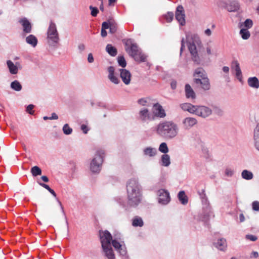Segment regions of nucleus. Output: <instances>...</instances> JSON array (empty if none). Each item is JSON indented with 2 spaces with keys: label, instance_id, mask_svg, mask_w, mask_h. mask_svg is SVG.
I'll return each mask as SVG.
<instances>
[{
  "label": "nucleus",
  "instance_id": "63",
  "mask_svg": "<svg viewBox=\"0 0 259 259\" xmlns=\"http://www.w3.org/2000/svg\"><path fill=\"white\" fill-rule=\"evenodd\" d=\"M206 52L208 55H210L211 54V48L210 47H207L206 48Z\"/></svg>",
  "mask_w": 259,
  "mask_h": 259
},
{
  "label": "nucleus",
  "instance_id": "46",
  "mask_svg": "<svg viewBox=\"0 0 259 259\" xmlns=\"http://www.w3.org/2000/svg\"><path fill=\"white\" fill-rule=\"evenodd\" d=\"M253 23L251 20L250 19H246L244 22V26L245 27L247 28H250L252 26Z\"/></svg>",
  "mask_w": 259,
  "mask_h": 259
},
{
  "label": "nucleus",
  "instance_id": "52",
  "mask_svg": "<svg viewBox=\"0 0 259 259\" xmlns=\"http://www.w3.org/2000/svg\"><path fill=\"white\" fill-rule=\"evenodd\" d=\"M254 145L256 148L259 151V137L256 138V137H254Z\"/></svg>",
  "mask_w": 259,
  "mask_h": 259
},
{
  "label": "nucleus",
  "instance_id": "33",
  "mask_svg": "<svg viewBox=\"0 0 259 259\" xmlns=\"http://www.w3.org/2000/svg\"><path fill=\"white\" fill-rule=\"evenodd\" d=\"M11 88L16 91H20L22 90V85L18 80H14L11 83Z\"/></svg>",
  "mask_w": 259,
  "mask_h": 259
},
{
  "label": "nucleus",
  "instance_id": "62",
  "mask_svg": "<svg viewBox=\"0 0 259 259\" xmlns=\"http://www.w3.org/2000/svg\"><path fill=\"white\" fill-rule=\"evenodd\" d=\"M205 33L207 36H210L211 35V30L209 29H207L205 31Z\"/></svg>",
  "mask_w": 259,
  "mask_h": 259
},
{
  "label": "nucleus",
  "instance_id": "4",
  "mask_svg": "<svg viewBox=\"0 0 259 259\" xmlns=\"http://www.w3.org/2000/svg\"><path fill=\"white\" fill-rule=\"evenodd\" d=\"M199 40H195L192 42H189L188 44V49L191 55L192 60L197 64H199L200 63V58L198 55L197 47L195 43L198 44Z\"/></svg>",
  "mask_w": 259,
  "mask_h": 259
},
{
  "label": "nucleus",
  "instance_id": "55",
  "mask_svg": "<svg viewBox=\"0 0 259 259\" xmlns=\"http://www.w3.org/2000/svg\"><path fill=\"white\" fill-rule=\"evenodd\" d=\"M81 129L84 134H87L89 130L87 126L84 124L81 125Z\"/></svg>",
  "mask_w": 259,
  "mask_h": 259
},
{
  "label": "nucleus",
  "instance_id": "53",
  "mask_svg": "<svg viewBox=\"0 0 259 259\" xmlns=\"http://www.w3.org/2000/svg\"><path fill=\"white\" fill-rule=\"evenodd\" d=\"M225 174L227 176H232L233 174V171L230 168H227L225 170Z\"/></svg>",
  "mask_w": 259,
  "mask_h": 259
},
{
  "label": "nucleus",
  "instance_id": "41",
  "mask_svg": "<svg viewBox=\"0 0 259 259\" xmlns=\"http://www.w3.org/2000/svg\"><path fill=\"white\" fill-rule=\"evenodd\" d=\"M117 59L119 66L122 67H125L126 66V62L123 56H118Z\"/></svg>",
  "mask_w": 259,
  "mask_h": 259
},
{
  "label": "nucleus",
  "instance_id": "24",
  "mask_svg": "<svg viewBox=\"0 0 259 259\" xmlns=\"http://www.w3.org/2000/svg\"><path fill=\"white\" fill-rule=\"evenodd\" d=\"M132 57L136 61L138 62H144L146 60V55L142 53L140 50L137 53L132 56Z\"/></svg>",
  "mask_w": 259,
  "mask_h": 259
},
{
  "label": "nucleus",
  "instance_id": "21",
  "mask_svg": "<svg viewBox=\"0 0 259 259\" xmlns=\"http://www.w3.org/2000/svg\"><path fill=\"white\" fill-rule=\"evenodd\" d=\"M185 91L186 96L187 98H191L192 99H195V93L189 84H186L185 85Z\"/></svg>",
  "mask_w": 259,
  "mask_h": 259
},
{
  "label": "nucleus",
  "instance_id": "48",
  "mask_svg": "<svg viewBox=\"0 0 259 259\" xmlns=\"http://www.w3.org/2000/svg\"><path fill=\"white\" fill-rule=\"evenodd\" d=\"M245 238L246 239L252 241H255L257 239L256 236L253 235H246Z\"/></svg>",
  "mask_w": 259,
  "mask_h": 259
},
{
  "label": "nucleus",
  "instance_id": "12",
  "mask_svg": "<svg viewBox=\"0 0 259 259\" xmlns=\"http://www.w3.org/2000/svg\"><path fill=\"white\" fill-rule=\"evenodd\" d=\"M152 114L154 116V119L156 117L164 118L166 116L165 110L159 103L154 104Z\"/></svg>",
  "mask_w": 259,
  "mask_h": 259
},
{
  "label": "nucleus",
  "instance_id": "30",
  "mask_svg": "<svg viewBox=\"0 0 259 259\" xmlns=\"http://www.w3.org/2000/svg\"><path fill=\"white\" fill-rule=\"evenodd\" d=\"M106 50L108 53L112 56H115L117 54V49L111 44H108L106 46Z\"/></svg>",
  "mask_w": 259,
  "mask_h": 259
},
{
  "label": "nucleus",
  "instance_id": "42",
  "mask_svg": "<svg viewBox=\"0 0 259 259\" xmlns=\"http://www.w3.org/2000/svg\"><path fill=\"white\" fill-rule=\"evenodd\" d=\"M150 101V99L148 98H141L138 100V103L140 105L145 106L148 105V103Z\"/></svg>",
  "mask_w": 259,
  "mask_h": 259
},
{
  "label": "nucleus",
  "instance_id": "16",
  "mask_svg": "<svg viewBox=\"0 0 259 259\" xmlns=\"http://www.w3.org/2000/svg\"><path fill=\"white\" fill-rule=\"evenodd\" d=\"M120 77L122 81L125 84H128L130 83L131 74L129 71L125 69H120Z\"/></svg>",
  "mask_w": 259,
  "mask_h": 259
},
{
  "label": "nucleus",
  "instance_id": "1",
  "mask_svg": "<svg viewBox=\"0 0 259 259\" xmlns=\"http://www.w3.org/2000/svg\"><path fill=\"white\" fill-rule=\"evenodd\" d=\"M178 131V125L171 121L160 122L156 127L157 134L166 139H171L176 137Z\"/></svg>",
  "mask_w": 259,
  "mask_h": 259
},
{
  "label": "nucleus",
  "instance_id": "59",
  "mask_svg": "<svg viewBox=\"0 0 259 259\" xmlns=\"http://www.w3.org/2000/svg\"><path fill=\"white\" fill-rule=\"evenodd\" d=\"M193 76H194V78H199L200 79H202L203 78H208L207 75H205V76H203V75L198 76L195 73H194V74H193Z\"/></svg>",
  "mask_w": 259,
  "mask_h": 259
},
{
  "label": "nucleus",
  "instance_id": "31",
  "mask_svg": "<svg viewBox=\"0 0 259 259\" xmlns=\"http://www.w3.org/2000/svg\"><path fill=\"white\" fill-rule=\"evenodd\" d=\"M144 225L143 221L140 217L136 216L133 220L132 225L134 227H142Z\"/></svg>",
  "mask_w": 259,
  "mask_h": 259
},
{
  "label": "nucleus",
  "instance_id": "56",
  "mask_svg": "<svg viewBox=\"0 0 259 259\" xmlns=\"http://www.w3.org/2000/svg\"><path fill=\"white\" fill-rule=\"evenodd\" d=\"M185 46V41H184V39L183 38L181 40V50H180V54H181L183 50L184 49Z\"/></svg>",
  "mask_w": 259,
  "mask_h": 259
},
{
  "label": "nucleus",
  "instance_id": "17",
  "mask_svg": "<svg viewBox=\"0 0 259 259\" xmlns=\"http://www.w3.org/2000/svg\"><path fill=\"white\" fill-rule=\"evenodd\" d=\"M224 3L221 2L220 5L224 7L229 12H235L239 9V5L236 1H233L230 3V4L226 5L225 6H224Z\"/></svg>",
  "mask_w": 259,
  "mask_h": 259
},
{
  "label": "nucleus",
  "instance_id": "29",
  "mask_svg": "<svg viewBox=\"0 0 259 259\" xmlns=\"http://www.w3.org/2000/svg\"><path fill=\"white\" fill-rule=\"evenodd\" d=\"M26 41L27 44L31 45L33 47H35L37 44L36 37L32 34L29 35L26 38Z\"/></svg>",
  "mask_w": 259,
  "mask_h": 259
},
{
  "label": "nucleus",
  "instance_id": "64",
  "mask_svg": "<svg viewBox=\"0 0 259 259\" xmlns=\"http://www.w3.org/2000/svg\"><path fill=\"white\" fill-rule=\"evenodd\" d=\"M223 70L224 72L228 73L229 71V68L227 66H224L223 67Z\"/></svg>",
  "mask_w": 259,
  "mask_h": 259
},
{
  "label": "nucleus",
  "instance_id": "49",
  "mask_svg": "<svg viewBox=\"0 0 259 259\" xmlns=\"http://www.w3.org/2000/svg\"><path fill=\"white\" fill-rule=\"evenodd\" d=\"M232 65L234 66L235 71L241 70L239 66V64L237 61H234L232 62Z\"/></svg>",
  "mask_w": 259,
  "mask_h": 259
},
{
  "label": "nucleus",
  "instance_id": "38",
  "mask_svg": "<svg viewBox=\"0 0 259 259\" xmlns=\"http://www.w3.org/2000/svg\"><path fill=\"white\" fill-rule=\"evenodd\" d=\"M240 33L243 39H247L250 36V33L247 29H241Z\"/></svg>",
  "mask_w": 259,
  "mask_h": 259
},
{
  "label": "nucleus",
  "instance_id": "40",
  "mask_svg": "<svg viewBox=\"0 0 259 259\" xmlns=\"http://www.w3.org/2000/svg\"><path fill=\"white\" fill-rule=\"evenodd\" d=\"M194 73H196L198 76L203 75V76H205V75H207L205 71L202 68H197Z\"/></svg>",
  "mask_w": 259,
  "mask_h": 259
},
{
  "label": "nucleus",
  "instance_id": "14",
  "mask_svg": "<svg viewBox=\"0 0 259 259\" xmlns=\"http://www.w3.org/2000/svg\"><path fill=\"white\" fill-rule=\"evenodd\" d=\"M112 244L114 248L117 250L122 255H124L126 253V249L123 242L121 243L117 241L116 239L112 241Z\"/></svg>",
  "mask_w": 259,
  "mask_h": 259
},
{
  "label": "nucleus",
  "instance_id": "15",
  "mask_svg": "<svg viewBox=\"0 0 259 259\" xmlns=\"http://www.w3.org/2000/svg\"><path fill=\"white\" fill-rule=\"evenodd\" d=\"M23 27V31L25 33H29L32 30V26L30 22L26 18L21 19L19 21Z\"/></svg>",
  "mask_w": 259,
  "mask_h": 259
},
{
  "label": "nucleus",
  "instance_id": "6",
  "mask_svg": "<svg viewBox=\"0 0 259 259\" xmlns=\"http://www.w3.org/2000/svg\"><path fill=\"white\" fill-rule=\"evenodd\" d=\"M99 234L102 247H104L111 246V243L113 240L112 235L110 232L107 230L104 231H100L99 232Z\"/></svg>",
  "mask_w": 259,
  "mask_h": 259
},
{
  "label": "nucleus",
  "instance_id": "18",
  "mask_svg": "<svg viewBox=\"0 0 259 259\" xmlns=\"http://www.w3.org/2000/svg\"><path fill=\"white\" fill-rule=\"evenodd\" d=\"M108 71L109 72L108 78L110 80L115 84H118L119 82V80L117 77L114 75V68L113 66L109 67L108 68Z\"/></svg>",
  "mask_w": 259,
  "mask_h": 259
},
{
  "label": "nucleus",
  "instance_id": "5",
  "mask_svg": "<svg viewBox=\"0 0 259 259\" xmlns=\"http://www.w3.org/2000/svg\"><path fill=\"white\" fill-rule=\"evenodd\" d=\"M48 38L53 42H58L59 41V35L57 30L56 25L53 22H51L47 31Z\"/></svg>",
  "mask_w": 259,
  "mask_h": 259
},
{
  "label": "nucleus",
  "instance_id": "22",
  "mask_svg": "<svg viewBox=\"0 0 259 259\" xmlns=\"http://www.w3.org/2000/svg\"><path fill=\"white\" fill-rule=\"evenodd\" d=\"M197 120L193 117H187L184 119L183 123L187 128H190L197 123Z\"/></svg>",
  "mask_w": 259,
  "mask_h": 259
},
{
  "label": "nucleus",
  "instance_id": "61",
  "mask_svg": "<svg viewBox=\"0 0 259 259\" xmlns=\"http://www.w3.org/2000/svg\"><path fill=\"white\" fill-rule=\"evenodd\" d=\"M41 179L45 182H49V179L46 176H42L41 177Z\"/></svg>",
  "mask_w": 259,
  "mask_h": 259
},
{
  "label": "nucleus",
  "instance_id": "7",
  "mask_svg": "<svg viewBox=\"0 0 259 259\" xmlns=\"http://www.w3.org/2000/svg\"><path fill=\"white\" fill-rule=\"evenodd\" d=\"M138 119L143 123H147L149 121L155 120L154 116H153V114L146 108H143L140 110Z\"/></svg>",
  "mask_w": 259,
  "mask_h": 259
},
{
  "label": "nucleus",
  "instance_id": "58",
  "mask_svg": "<svg viewBox=\"0 0 259 259\" xmlns=\"http://www.w3.org/2000/svg\"><path fill=\"white\" fill-rule=\"evenodd\" d=\"M58 118V116L55 113H53L52 114V116L51 117H49V119L50 120L57 119Z\"/></svg>",
  "mask_w": 259,
  "mask_h": 259
},
{
  "label": "nucleus",
  "instance_id": "28",
  "mask_svg": "<svg viewBox=\"0 0 259 259\" xmlns=\"http://www.w3.org/2000/svg\"><path fill=\"white\" fill-rule=\"evenodd\" d=\"M178 197L179 200L182 204L185 205L187 204L188 202V198L184 191H181L179 192Z\"/></svg>",
  "mask_w": 259,
  "mask_h": 259
},
{
  "label": "nucleus",
  "instance_id": "26",
  "mask_svg": "<svg viewBox=\"0 0 259 259\" xmlns=\"http://www.w3.org/2000/svg\"><path fill=\"white\" fill-rule=\"evenodd\" d=\"M108 24V28L110 29L111 33H114L117 30V25L113 20H109L106 22Z\"/></svg>",
  "mask_w": 259,
  "mask_h": 259
},
{
  "label": "nucleus",
  "instance_id": "54",
  "mask_svg": "<svg viewBox=\"0 0 259 259\" xmlns=\"http://www.w3.org/2000/svg\"><path fill=\"white\" fill-rule=\"evenodd\" d=\"M236 76L239 80H241L242 72L241 70L236 71Z\"/></svg>",
  "mask_w": 259,
  "mask_h": 259
},
{
  "label": "nucleus",
  "instance_id": "19",
  "mask_svg": "<svg viewBox=\"0 0 259 259\" xmlns=\"http://www.w3.org/2000/svg\"><path fill=\"white\" fill-rule=\"evenodd\" d=\"M214 246L218 249L225 251L226 250L227 247V244L225 239L221 238L218 240V241L214 243Z\"/></svg>",
  "mask_w": 259,
  "mask_h": 259
},
{
  "label": "nucleus",
  "instance_id": "39",
  "mask_svg": "<svg viewBox=\"0 0 259 259\" xmlns=\"http://www.w3.org/2000/svg\"><path fill=\"white\" fill-rule=\"evenodd\" d=\"M159 150L163 153H166L168 151L167 146L165 143H162L159 148Z\"/></svg>",
  "mask_w": 259,
  "mask_h": 259
},
{
  "label": "nucleus",
  "instance_id": "2",
  "mask_svg": "<svg viewBox=\"0 0 259 259\" xmlns=\"http://www.w3.org/2000/svg\"><path fill=\"white\" fill-rule=\"evenodd\" d=\"M126 187L128 204L132 206L138 205L141 202V196L138 182L136 180H130Z\"/></svg>",
  "mask_w": 259,
  "mask_h": 259
},
{
  "label": "nucleus",
  "instance_id": "36",
  "mask_svg": "<svg viewBox=\"0 0 259 259\" xmlns=\"http://www.w3.org/2000/svg\"><path fill=\"white\" fill-rule=\"evenodd\" d=\"M31 172L33 176L36 177L41 174V170L37 166H34L31 168Z\"/></svg>",
  "mask_w": 259,
  "mask_h": 259
},
{
  "label": "nucleus",
  "instance_id": "34",
  "mask_svg": "<svg viewBox=\"0 0 259 259\" xmlns=\"http://www.w3.org/2000/svg\"><path fill=\"white\" fill-rule=\"evenodd\" d=\"M241 176L243 179L247 180H251L253 178L252 173L247 170H243L242 172Z\"/></svg>",
  "mask_w": 259,
  "mask_h": 259
},
{
  "label": "nucleus",
  "instance_id": "45",
  "mask_svg": "<svg viewBox=\"0 0 259 259\" xmlns=\"http://www.w3.org/2000/svg\"><path fill=\"white\" fill-rule=\"evenodd\" d=\"M90 9L91 10V15L93 17H96L99 13V10L96 7L90 6Z\"/></svg>",
  "mask_w": 259,
  "mask_h": 259
},
{
  "label": "nucleus",
  "instance_id": "27",
  "mask_svg": "<svg viewBox=\"0 0 259 259\" xmlns=\"http://www.w3.org/2000/svg\"><path fill=\"white\" fill-rule=\"evenodd\" d=\"M8 67L9 68L10 72L12 74H16L18 73V67L14 65L13 62L11 60H8L7 62Z\"/></svg>",
  "mask_w": 259,
  "mask_h": 259
},
{
  "label": "nucleus",
  "instance_id": "11",
  "mask_svg": "<svg viewBox=\"0 0 259 259\" xmlns=\"http://www.w3.org/2000/svg\"><path fill=\"white\" fill-rule=\"evenodd\" d=\"M158 202L162 204H166L170 200L169 192L164 190L160 189L158 192Z\"/></svg>",
  "mask_w": 259,
  "mask_h": 259
},
{
  "label": "nucleus",
  "instance_id": "32",
  "mask_svg": "<svg viewBox=\"0 0 259 259\" xmlns=\"http://www.w3.org/2000/svg\"><path fill=\"white\" fill-rule=\"evenodd\" d=\"M144 153L146 155L152 157L155 155L156 153V150L154 148L148 147L144 149Z\"/></svg>",
  "mask_w": 259,
  "mask_h": 259
},
{
  "label": "nucleus",
  "instance_id": "8",
  "mask_svg": "<svg viewBox=\"0 0 259 259\" xmlns=\"http://www.w3.org/2000/svg\"><path fill=\"white\" fill-rule=\"evenodd\" d=\"M125 50L131 56H133L140 50L136 44L133 43L131 39H127L125 43Z\"/></svg>",
  "mask_w": 259,
  "mask_h": 259
},
{
  "label": "nucleus",
  "instance_id": "3",
  "mask_svg": "<svg viewBox=\"0 0 259 259\" xmlns=\"http://www.w3.org/2000/svg\"><path fill=\"white\" fill-rule=\"evenodd\" d=\"M104 152L103 150L97 151L95 157L92 160L90 168L94 172H98L100 170L102 163L103 161Z\"/></svg>",
  "mask_w": 259,
  "mask_h": 259
},
{
  "label": "nucleus",
  "instance_id": "43",
  "mask_svg": "<svg viewBox=\"0 0 259 259\" xmlns=\"http://www.w3.org/2000/svg\"><path fill=\"white\" fill-rule=\"evenodd\" d=\"M63 131L65 135H69L71 134L72 130L70 128L68 124H65L63 127Z\"/></svg>",
  "mask_w": 259,
  "mask_h": 259
},
{
  "label": "nucleus",
  "instance_id": "10",
  "mask_svg": "<svg viewBox=\"0 0 259 259\" xmlns=\"http://www.w3.org/2000/svg\"><path fill=\"white\" fill-rule=\"evenodd\" d=\"M176 19L180 24L183 26L185 24V14L182 6L179 5L177 7L176 11Z\"/></svg>",
  "mask_w": 259,
  "mask_h": 259
},
{
  "label": "nucleus",
  "instance_id": "9",
  "mask_svg": "<svg viewBox=\"0 0 259 259\" xmlns=\"http://www.w3.org/2000/svg\"><path fill=\"white\" fill-rule=\"evenodd\" d=\"M211 110L204 106H196L194 114L202 117H206L211 114Z\"/></svg>",
  "mask_w": 259,
  "mask_h": 259
},
{
  "label": "nucleus",
  "instance_id": "20",
  "mask_svg": "<svg viewBox=\"0 0 259 259\" xmlns=\"http://www.w3.org/2000/svg\"><path fill=\"white\" fill-rule=\"evenodd\" d=\"M180 107L184 111H187L192 114H194L196 106L188 103L181 104Z\"/></svg>",
  "mask_w": 259,
  "mask_h": 259
},
{
  "label": "nucleus",
  "instance_id": "57",
  "mask_svg": "<svg viewBox=\"0 0 259 259\" xmlns=\"http://www.w3.org/2000/svg\"><path fill=\"white\" fill-rule=\"evenodd\" d=\"M38 184L41 186H42V187H44L45 189H46L47 190L49 191L50 190H51V188L49 186V185H48L47 184H45L44 183H38Z\"/></svg>",
  "mask_w": 259,
  "mask_h": 259
},
{
  "label": "nucleus",
  "instance_id": "44",
  "mask_svg": "<svg viewBox=\"0 0 259 259\" xmlns=\"http://www.w3.org/2000/svg\"><path fill=\"white\" fill-rule=\"evenodd\" d=\"M165 18L167 22H170L174 19V14L169 12L165 15Z\"/></svg>",
  "mask_w": 259,
  "mask_h": 259
},
{
  "label": "nucleus",
  "instance_id": "50",
  "mask_svg": "<svg viewBox=\"0 0 259 259\" xmlns=\"http://www.w3.org/2000/svg\"><path fill=\"white\" fill-rule=\"evenodd\" d=\"M34 105H33L32 104H30L27 107L26 111L30 114H33L34 112V111H32Z\"/></svg>",
  "mask_w": 259,
  "mask_h": 259
},
{
  "label": "nucleus",
  "instance_id": "35",
  "mask_svg": "<svg viewBox=\"0 0 259 259\" xmlns=\"http://www.w3.org/2000/svg\"><path fill=\"white\" fill-rule=\"evenodd\" d=\"M162 165L164 166H167L170 164V158L167 154H164L161 157Z\"/></svg>",
  "mask_w": 259,
  "mask_h": 259
},
{
  "label": "nucleus",
  "instance_id": "37",
  "mask_svg": "<svg viewBox=\"0 0 259 259\" xmlns=\"http://www.w3.org/2000/svg\"><path fill=\"white\" fill-rule=\"evenodd\" d=\"M108 29V24L106 22H104L102 24L101 35L103 37H105L107 36V33L106 29Z\"/></svg>",
  "mask_w": 259,
  "mask_h": 259
},
{
  "label": "nucleus",
  "instance_id": "51",
  "mask_svg": "<svg viewBox=\"0 0 259 259\" xmlns=\"http://www.w3.org/2000/svg\"><path fill=\"white\" fill-rule=\"evenodd\" d=\"M254 137L258 138L259 137V123H258L254 130Z\"/></svg>",
  "mask_w": 259,
  "mask_h": 259
},
{
  "label": "nucleus",
  "instance_id": "47",
  "mask_svg": "<svg viewBox=\"0 0 259 259\" xmlns=\"http://www.w3.org/2000/svg\"><path fill=\"white\" fill-rule=\"evenodd\" d=\"M252 209L255 211L259 210V202L258 201H253L252 204Z\"/></svg>",
  "mask_w": 259,
  "mask_h": 259
},
{
  "label": "nucleus",
  "instance_id": "60",
  "mask_svg": "<svg viewBox=\"0 0 259 259\" xmlns=\"http://www.w3.org/2000/svg\"><path fill=\"white\" fill-rule=\"evenodd\" d=\"M88 61L90 63H92L94 61V57L92 54H89L88 57Z\"/></svg>",
  "mask_w": 259,
  "mask_h": 259
},
{
  "label": "nucleus",
  "instance_id": "13",
  "mask_svg": "<svg viewBox=\"0 0 259 259\" xmlns=\"http://www.w3.org/2000/svg\"><path fill=\"white\" fill-rule=\"evenodd\" d=\"M193 81L195 83L200 85L201 88L205 91L209 90L210 88V84L208 78H203L202 79L198 78H194Z\"/></svg>",
  "mask_w": 259,
  "mask_h": 259
},
{
  "label": "nucleus",
  "instance_id": "23",
  "mask_svg": "<svg viewBox=\"0 0 259 259\" xmlns=\"http://www.w3.org/2000/svg\"><path fill=\"white\" fill-rule=\"evenodd\" d=\"M247 83L248 85L254 89L259 88V80L256 77H251L248 78Z\"/></svg>",
  "mask_w": 259,
  "mask_h": 259
},
{
  "label": "nucleus",
  "instance_id": "25",
  "mask_svg": "<svg viewBox=\"0 0 259 259\" xmlns=\"http://www.w3.org/2000/svg\"><path fill=\"white\" fill-rule=\"evenodd\" d=\"M102 248L108 259H115V255L111 246L102 247Z\"/></svg>",
  "mask_w": 259,
  "mask_h": 259
}]
</instances>
